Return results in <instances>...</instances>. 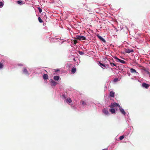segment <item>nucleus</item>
<instances>
[{
    "instance_id": "1",
    "label": "nucleus",
    "mask_w": 150,
    "mask_h": 150,
    "mask_svg": "<svg viewBox=\"0 0 150 150\" xmlns=\"http://www.w3.org/2000/svg\"><path fill=\"white\" fill-rule=\"evenodd\" d=\"M75 38L81 41L86 40V38L85 37L79 35H76L75 37Z\"/></svg>"
},
{
    "instance_id": "2",
    "label": "nucleus",
    "mask_w": 150,
    "mask_h": 150,
    "mask_svg": "<svg viewBox=\"0 0 150 150\" xmlns=\"http://www.w3.org/2000/svg\"><path fill=\"white\" fill-rule=\"evenodd\" d=\"M50 83L52 86H55L58 83L52 79H50Z\"/></svg>"
},
{
    "instance_id": "3",
    "label": "nucleus",
    "mask_w": 150,
    "mask_h": 150,
    "mask_svg": "<svg viewBox=\"0 0 150 150\" xmlns=\"http://www.w3.org/2000/svg\"><path fill=\"white\" fill-rule=\"evenodd\" d=\"M23 73L26 75H29L28 72L27 70V69L25 68H23Z\"/></svg>"
},
{
    "instance_id": "4",
    "label": "nucleus",
    "mask_w": 150,
    "mask_h": 150,
    "mask_svg": "<svg viewBox=\"0 0 150 150\" xmlns=\"http://www.w3.org/2000/svg\"><path fill=\"white\" fill-rule=\"evenodd\" d=\"M142 85L143 87L145 88H148L149 86V85L148 84L146 83H143Z\"/></svg>"
},
{
    "instance_id": "5",
    "label": "nucleus",
    "mask_w": 150,
    "mask_h": 150,
    "mask_svg": "<svg viewBox=\"0 0 150 150\" xmlns=\"http://www.w3.org/2000/svg\"><path fill=\"white\" fill-rule=\"evenodd\" d=\"M119 109L122 113L124 115H125L126 114V113L125 111L124 110L122 107H120Z\"/></svg>"
},
{
    "instance_id": "6",
    "label": "nucleus",
    "mask_w": 150,
    "mask_h": 150,
    "mask_svg": "<svg viewBox=\"0 0 150 150\" xmlns=\"http://www.w3.org/2000/svg\"><path fill=\"white\" fill-rule=\"evenodd\" d=\"M134 52L133 49H126L125 50V52L126 53H129L130 52Z\"/></svg>"
},
{
    "instance_id": "7",
    "label": "nucleus",
    "mask_w": 150,
    "mask_h": 150,
    "mask_svg": "<svg viewBox=\"0 0 150 150\" xmlns=\"http://www.w3.org/2000/svg\"><path fill=\"white\" fill-rule=\"evenodd\" d=\"M97 36L103 42L105 43L106 42L105 40L101 36L98 35H97Z\"/></svg>"
},
{
    "instance_id": "8",
    "label": "nucleus",
    "mask_w": 150,
    "mask_h": 150,
    "mask_svg": "<svg viewBox=\"0 0 150 150\" xmlns=\"http://www.w3.org/2000/svg\"><path fill=\"white\" fill-rule=\"evenodd\" d=\"M4 62V60H2L1 62H0V69H1L3 68L4 67L3 63Z\"/></svg>"
},
{
    "instance_id": "9",
    "label": "nucleus",
    "mask_w": 150,
    "mask_h": 150,
    "mask_svg": "<svg viewBox=\"0 0 150 150\" xmlns=\"http://www.w3.org/2000/svg\"><path fill=\"white\" fill-rule=\"evenodd\" d=\"M99 64L100 65V66L102 68V66H103L104 67H105V68H106V66H107V67H108V65L107 64V65H105V64H102V63H101V62H99Z\"/></svg>"
},
{
    "instance_id": "10",
    "label": "nucleus",
    "mask_w": 150,
    "mask_h": 150,
    "mask_svg": "<svg viewBox=\"0 0 150 150\" xmlns=\"http://www.w3.org/2000/svg\"><path fill=\"white\" fill-rule=\"evenodd\" d=\"M43 78L44 79L46 80L48 79V76L47 74H44L43 76Z\"/></svg>"
},
{
    "instance_id": "11",
    "label": "nucleus",
    "mask_w": 150,
    "mask_h": 150,
    "mask_svg": "<svg viewBox=\"0 0 150 150\" xmlns=\"http://www.w3.org/2000/svg\"><path fill=\"white\" fill-rule=\"evenodd\" d=\"M130 71L132 73H137L135 70L133 68H131L130 69Z\"/></svg>"
},
{
    "instance_id": "12",
    "label": "nucleus",
    "mask_w": 150,
    "mask_h": 150,
    "mask_svg": "<svg viewBox=\"0 0 150 150\" xmlns=\"http://www.w3.org/2000/svg\"><path fill=\"white\" fill-rule=\"evenodd\" d=\"M53 79L55 80L58 81L59 79V77L57 76H54Z\"/></svg>"
},
{
    "instance_id": "13",
    "label": "nucleus",
    "mask_w": 150,
    "mask_h": 150,
    "mask_svg": "<svg viewBox=\"0 0 150 150\" xmlns=\"http://www.w3.org/2000/svg\"><path fill=\"white\" fill-rule=\"evenodd\" d=\"M115 93L113 91H110V96L112 97H113L114 96Z\"/></svg>"
},
{
    "instance_id": "14",
    "label": "nucleus",
    "mask_w": 150,
    "mask_h": 150,
    "mask_svg": "<svg viewBox=\"0 0 150 150\" xmlns=\"http://www.w3.org/2000/svg\"><path fill=\"white\" fill-rule=\"evenodd\" d=\"M103 112L105 115H108L109 113L108 111L105 109L103 110Z\"/></svg>"
},
{
    "instance_id": "15",
    "label": "nucleus",
    "mask_w": 150,
    "mask_h": 150,
    "mask_svg": "<svg viewBox=\"0 0 150 150\" xmlns=\"http://www.w3.org/2000/svg\"><path fill=\"white\" fill-rule=\"evenodd\" d=\"M72 100L70 98H69L66 100V102L67 103H71Z\"/></svg>"
},
{
    "instance_id": "16",
    "label": "nucleus",
    "mask_w": 150,
    "mask_h": 150,
    "mask_svg": "<svg viewBox=\"0 0 150 150\" xmlns=\"http://www.w3.org/2000/svg\"><path fill=\"white\" fill-rule=\"evenodd\" d=\"M76 68H73L72 69L71 72L73 74L76 71Z\"/></svg>"
},
{
    "instance_id": "17",
    "label": "nucleus",
    "mask_w": 150,
    "mask_h": 150,
    "mask_svg": "<svg viewBox=\"0 0 150 150\" xmlns=\"http://www.w3.org/2000/svg\"><path fill=\"white\" fill-rule=\"evenodd\" d=\"M113 105H114V107H120V105L116 103H113Z\"/></svg>"
},
{
    "instance_id": "18",
    "label": "nucleus",
    "mask_w": 150,
    "mask_h": 150,
    "mask_svg": "<svg viewBox=\"0 0 150 150\" xmlns=\"http://www.w3.org/2000/svg\"><path fill=\"white\" fill-rule=\"evenodd\" d=\"M110 63L112 66L113 67V66H115L116 67H117V66L115 63L111 62H110Z\"/></svg>"
},
{
    "instance_id": "19",
    "label": "nucleus",
    "mask_w": 150,
    "mask_h": 150,
    "mask_svg": "<svg viewBox=\"0 0 150 150\" xmlns=\"http://www.w3.org/2000/svg\"><path fill=\"white\" fill-rule=\"evenodd\" d=\"M115 111V109L113 108H111L110 110V111L112 113H114Z\"/></svg>"
},
{
    "instance_id": "20",
    "label": "nucleus",
    "mask_w": 150,
    "mask_h": 150,
    "mask_svg": "<svg viewBox=\"0 0 150 150\" xmlns=\"http://www.w3.org/2000/svg\"><path fill=\"white\" fill-rule=\"evenodd\" d=\"M81 103L82 105H83V106H85L86 105V103L83 101L82 100Z\"/></svg>"
},
{
    "instance_id": "21",
    "label": "nucleus",
    "mask_w": 150,
    "mask_h": 150,
    "mask_svg": "<svg viewBox=\"0 0 150 150\" xmlns=\"http://www.w3.org/2000/svg\"><path fill=\"white\" fill-rule=\"evenodd\" d=\"M114 58L115 59V60L117 62H120V59L116 57H115Z\"/></svg>"
},
{
    "instance_id": "22",
    "label": "nucleus",
    "mask_w": 150,
    "mask_h": 150,
    "mask_svg": "<svg viewBox=\"0 0 150 150\" xmlns=\"http://www.w3.org/2000/svg\"><path fill=\"white\" fill-rule=\"evenodd\" d=\"M17 3L20 5H21L23 4V1H17Z\"/></svg>"
},
{
    "instance_id": "23",
    "label": "nucleus",
    "mask_w": 150,
    "mask_h": 150,
    "mask_svg": "<svg viewBox=\"0 0 150 150\" xmlns=\"http://www.w3.org/2000/svg\"><path fill=\"white\" fill-rule=\"evenodd\" d=\"M120 62L122 64H125L126 63V62L125 61L121 59H120Z\"/></svg>"
},
{
    "instance_id": "24",
    "label": "nucleus",
    "mask_w": 150,
    "mask_h": 150,
    "mask_svg": "<svg viewBox=\"0 0 150 150\" xmlns=\"http://www.w3.org/2000/svg\"><path fill=\"white\" fill-rule=\"evenodd\" d=\"M38 19L40 23H41L43 22L42 20L41 19V18L40 17H39L38 18Z\"/></svg>"
},
{
    "instance_id": "25",
    "label": "nucleus",
    "mask_w": 150,
    "mask_h": 150,
    "mask_svg": "<svg viewBox=\"0 0 150 150\" xmlns=\"http://www.w3.org/2000/svg\"><path fill=\"white\" fill-rule=\"evenodd\" d=\"M109 107L111 108H113L114 107V105H113V103H112L109 106Z\"/></svg>"
},
{
    "instance_id": "26",
    "label": "nucleus",
    "mask_w": 150,
    "mask_h": 150,
    "mask_svg": "<svg viewBox=\"0 0 150 150\" xmlns=\"http://www.w3.org/2000/svg\"><path fill=\"white\" fill-rule=\"evenodd\" d=\"M38 9L39 12L41 13L42 11V10L40 7H38Z\"/></svg>"
},
{
    "instance_id": "27",
    "label": "nucleus",
    "mask_w": 150,
    "mask_h": 150,
    "mask_svg": "<svg viewBox=\"0 0 150 150\" xmlns=\"http://www.w3.org/2000/svg\"><path fill=\"white\" fill-rule=\"evenodd\" d=\"M79 54L81 55H82L84 54V52H82V51H79Z\"/></svg>"
},
{
    "instance_id": "28",
    "label": "nucleus",
    "mask_w": 150,
    "mask_h": 150,
    "mask_svg": "<svg viewBox=\"0 0 150 150\" xmlns=\"http://www.w3.org/2000/svg\"><path fill=\"white\" fill-rule=\"evenodd\" d=\"M124 138V136H122L120 137L119 138V139L120 140H122V139H123Z\"/></svg>"
},
{
    "instance_id": "29",
    "label": "nucleus",
    "mask_w": 150,
    "mask_h": 150,
    "mask_svg": "<svg viewBox=\"0 0 150 150\" xmlns=\"http://www.w3.org/2000/svg\"><path fill=\"white\" fill-rule=\"evenodd\" d=\"M145 72H146V73L147 74H148L149 75H150V72L146 70H145Z\"/></svg>"
},
{
    "instance_id": "30",
    "label": "nucleus",
    "mask_w": 150,
    "mask_h": 150,
    "mask_svg": "<svg viewBox=\"0 0 150 150\" xmlns=\"http://www.w3.org/2000/svg\"><path fill=\"white\" fill-rule=\"evenodd\" d=\"M118 81V79L117 78H115L114 79V81L115 82H116L117 81Z\"/></svg>"
},
{
    "instance_id": "31",
    "label": "nucleus",
    "mask_w": 150,
    "mask_h": 150,
    "mask_svg": "<svg viewBox=\"0 0 150 150\" xmlns=\"http://www.w3.org/2000/svg\"><path fill=\"white\" fill-rule=\"evenodd\" d=\"M77 40H74V43L75 44H76L77 43Z\"/></svg>"
},
{
    "instance_id": "32",
    "label": "nucleus",
    "mask_w": 150,
    "mask_h": 150,
    "mask_svg": "<svg viewBox=\"0 0 150 150\" xmlns=\"http://www.w3.org/2000/svg\"><path fill=\"white\" fill-rule=\"evenodd\" d=\"M3 6V3L2 2H0V7H2Z\"/></svg>"
},
{
    "instance_id": "33",
    "label": "nucleus",
    "mask_w": 150,
    "mask_h": 150,
    "mask_svg": "<svg viewBox=\"0 0 150 150\" xmlns=\"http://www.w3.org/2000/svg\"><path fill=\"white\" fill-rule=\"evenodd\" d=\"M18 65L21 66H23V65L22 64H18Z\"/></svg>"
},
{
    "instance_id": "34",
    "label": "nucleus",
    "mask_w": 150,
    "mask_h": 150,
    "mask_svg": "<svg viewBox=\"0 0 150 150\" xmlns=\"http://www.w3.org/2000/svg\"><path fill=\"white\" fill-rule=\"evenodd\" d=\"M115 30L117 32L118 31V30L117 29V28H116L115 29Z\"/></svg>"
},
{
    "instance_id": "35",
    "label": "nucleus",
    "mask_w": 150,
    "mask_h": 150,
    "mask_svg": "<svg viewBox=\"0 0 150 150\" xmlns=\"http://www.w3.org/2000/svg\"><path fill=\"white\" fill-rule=\"evenodd\" d=\"M59 70H56L55 71V72H57Z\"/></svg>"
}]
</instances>
